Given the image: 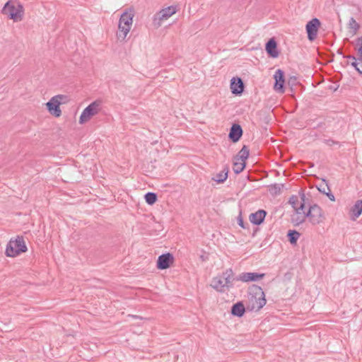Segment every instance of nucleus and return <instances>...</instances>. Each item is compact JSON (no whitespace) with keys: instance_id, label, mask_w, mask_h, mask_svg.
<instances>
[{"instance_id":"4c0bfd02","label":"nucleus","mask_w":362,"mask_h":362,"mask_svg":"<svg viewBox=\"0 0 362 362\" xmlns=\"http://www.w3.org/2000/svg\"><path fill=\"white\" fill-rule=\"evenodd\" d=\"M338 88H339V85H338V86H330V88H329V89L332 90L333 91H336V90L338 89Z\"/></svg>"},{"instance_id":"c85d7f7f","label":"nucleus","mask_w":362,"mask_h":362,"mask_svg":"<svg viewBox=\"0 0 362 362\" xmlns=\"http://www.w3.org/2000/svg\"><path fill=\"white\" fill-rule=\"evenodd\" d=\"M287 83L288 85L292 88L298 83L297 77L294 76L289 77Z\"/></svg>"},{"instance_id":"39448f33","label":"nucleus","mask_w":362,"mask_h":362,"mask_svg":"<svg viewBox=\"0 0 362 362\" xmlns=\"http://www.w3.org/2000/svg\"><path fill=\"white\" fill-rule=\"evenodd\" d=\"M306 216H308L309 222L313 225L320 224L325 220V216L322 209L316 204L309 205L308 209L306 211Z\"/></svg>"},{"instance_id":"cd10ccee","label":"nucleus","mask_w":362,"mask_h":362,"mask_svg":"<svg viewBox=\"0 0 362 362\" xmlns=\"http://www.w3.org/2000/svg\"><path fill=\"white\" fill-rule=\"evenodd\" d=\"M288 202H289V204H291L292 205V206L293 207V209L295 210H296V208H298V206H296L298 202V199L296 196L293 195L292 197H291Z\"/></svg>"},{"instance_id":"dca6fc26","label":"nucleus","mask_w":362,"mask_h":362,"mask_svg":"<svg viewBox=\"0 0 362 362\" xmlns=\"http://www.w3.org/2000/svg\"><path fill=\"white\" fill-rule=\"evenodd\" d=\"M265 50L272 58H277L279 55V52L277 48V42L274 37L270 38L265 45Z\"/></svg>"},{"instance_id":"ddd939ff","label":"nucleus","mask_w":362,"mask_h":362,"mask_svg":"<svg viewBox=\"0 0 362 362\" xmlns=\"http://www.w3.org/2000/svg\"><path fill=\"white\" fill-rule=\"evenodd\" d=\"M275 80L274 84V89L279 93H284L285 92V76L284 71L281 69H277L274 75Z\"/></svg>"},{"instance_id":"2eb2a0df","label":"nucleus","mask_w":362,"mask_h":362,"mask_svg":"<svg viewBox=\"0 0 362 362\" xmlns=\"http://www.w3.org/2000/svg\"><path fill=\"white\" fill-rule=\"evenodd\" d=\"M245 88V84L243 80L239 77H233L230 80V89L231 93L235 95H240Z\"/></svg>"},{"instance_id":"a878e982","label":"nucleus","mask_w":362,"mask_h":362,"mask_svg":"<svg viewBox=\"0 0 362 362\" xmlns=\"http://www.w3.org/2000/svg\"><path fill=\"white\" fill-rule=\"evenodd\" d=\"M250 155V151L247 146L244 145L242 149L239 151L238 158L241 160L242 162L245 163V160L247 159Z\"/></svg>"},{"instance_id":"f704fd0d","label":"nucleus","mask_w":362,"mask_h":362,"mask_svg":"<svg viewBox=\"0 0 362 362\" xmlns=\"http://www.w3.org/2000/svg\"><path fill=\"white\" fill-rule=\"evenodd\" d=\"M350 64L355 69L356 71H357V68H358L359 65V60L357 59L355 61H352Z\"/></svg>"},{"instance_id":"5701e85b","label":"nucleus","mask_w":362,"mask_h":362,"mask_svg":"<svg viewBox=\"0 0 362 362\" xmlns=\"http://www.w3.org/2000/svg\"><path fill=\"white\" fill-rule=\"evenodd\" d=\"M300 236V233L296 230H289L287 233L288 241L293 245H296Z\"/></svg>"},{"instance_id":"412c9836","label":"nucleus","mask_w":362,"mask_h":362,"mask_svg":"<svg viewBox=\"0 0 362 362\" xmlns=\"http://www.w3.org/2000/svg\"><path fill=\"white\" fill-rule=\"evenodd\" d=\"M228 172L229 170L228 166H225L223 170L212 177V180L215 181L218 184L223 183L228 178Z\"/></svg>"},{"instance_id":"393cba45","label":"nucleus","mask_w":362,"mask_h":362,"mask_svg":"<svg viewBox=\"0 0 362 362\" xmlns=\"http://www.w3.org/2000/svg\"><path fill=\"white\" fill-rule=\"evenodd\" d=\"M144 199L148 205H153L157 202L158 195L155 192H148L145 194Z\"/></svg>"},{"instance_id":"f3484780","label":"nucleus","mask_w":362,"mask_h":362,"mask_svg":"<svg viewBox=\"0 0 362 362\" xmlns=\"http://www.w3.org/2000/svg\"><path fill=\"white\" fill-rule=\"evenodd\" d=\"M243 134L241 126L238 124H233L230 129L228 138L233 143L238 142Z\"/></svg>"},{"instance_id":"9d476101","label":"nucleus","mask_w":362,"mask_h":362,"mask_svg":"<svg viewBox=\"0 0 362 362\" xmlns=\"http://www.w3.org/2000/svg\"><path fill=\"white\" fill-rule=\"evenodd\" d=\"M100 102L95 100L88 105L82 112L79 117V123L83 124L98 112Z\"/></svg>"},{"instance_id":"4be33fe9","label":"nucleus","mask_w":362,"mask_h":362,"mask_svg":"<svg viewBox=\"0 0 362 362\" xmlns=\"http://www.w3.org/2000/svg\"><path fill=\"white\" fill-rule=\"evenodd\" d=\"M240 158H238V156H236L234 157L233 158V170L235 173V174H239L245 168V166H246V163H243V162H240Z\"/></svg>"},{"instance_id":"b1692460","label":"nucleus","mask_w":362,"mask_h":362,"mask_svg":"<svg viewBox=\"0 0 362 362\" xmlns=\"http://www.w3.org/2000/svg\"><path fill=\"white\" fill-rule=\"evenodd\" d=\"M284 187V184H272L269 186V192L272 195H278L281 194V189Z\"/></svg>"},{"instance_id":"bb28decb","label":"nucleus","mask_w":362,"mask_h":362,"mask_svg":"<svg viewBox=\"0 0 362 362\" xmlns=\"http://www.w3.org/2000/svg\"><path fill=\"white\" fill-rule=\"evenodd\" d=\"M349 26L350 28L354 29V33L359 29L360 25L356 21V20L351 17L349 22Z\"/></svg>"},{"instance_id":"c756f323","label":"nucleus","mask_w":362,"mask_h":362,"mask_svg":"<svg viewBox=\"0 0 362 362\" xmlns=\"http://www.w3.org/2000/svg\"><path fill=\"white\" fill-rule=\"evenodd\" d=\"M357 42L359 46L357 49L358 56L362 57V37H360L357 39Z\"/></svg>"},{"instance_id":"423d86ee","label":"nucleus","mask_w":362,"mask_h":362,"mask_svg":"<svg viewBox=\"0 0 362 362\" xmlns=\"http://www.w3.org/2000/svg\"><path fill=\"white\" fill-rule=\"evenodd\" d=\"M177 12L175 6H170L156 12L153 17V25L156 28L161 26L163 21L168 19Z\"/></svg>"},{"instance_id":"e433bc0d","label":"nucleus","mask_w":362,"mask_h":362,"mask_svg":"<svg viewBox=\"0 0 362 362\" xmlns=\"http://www.w3.org/2000/svg\"><path fill=\"white\" fill-rule=\"evenodd\" d=\"M343 58H346L348 59H351L352 61H355L357 59V57H356L354 55H343Z\"/></svg>"},{"instance_id":"6ab92c4d","label":"nucleus","mask_w":362,"mask_h":362,"mask_svg":"<svg viewBox=\"0 0 362 362\" xmlns=\"http://www.w3.org/2000/svg\"><path fill=\"white\" fill-rule=\"evenodd\" d=\"M245 307L243 301H238L234 303L230 310V313L232 315L241 317L245 313Z\"/></svg>"},{"instance_id":"ea45409f","label":"nucleus","mask_w":362,"mask_h":362,"mask_svg":"<svg viewBox=\"0 0 362 362\" xmlns=\"http://www.w3.org/2000/svg\"><path fill=\"white\" fill-rule=\"evenodd\" d=\"M337 53H338L339 54H341L342 56L344 55V54H343V52H342V51H341V49H338Z\"/></svg>"},{"instance_id":"0eeeda50","label":"nucleus","mask_w":362,"mask_h":362,"mask_svg":"<svg viewBox=\"0 0 362 362\" xmlns=\"http://www.w3.org/2000/svg\"><path fill=\"white\" fill-rule=\"evenodd\" d=\"M301 203L298 208H296L295 213L291 216V222L295 226H298L300 224L303 223L305 218H308L306 216V211H305V196L303 193L300 196Z\"/></svg>"},{"instance_id":"6e6552de","label":"nucleus","mask_w":362,"mask_h":362,"mask_svg":"<svg viewBox=\"0 0 362 362\" xmlns=\"http://www.w3.org/2000/svg\"><path fill=\"white\" fill-rule=\"evenodd\" d=\"M23 12V7L21 4H18L17 7H16L13 4H11V1H8L4 5L2 13L4 15L8 16V17L17 21L18 19H21V13Z\"/></svg>"},{"instance_id":"f8f14e48","label":"nucleus","mask_w":362,"mask_h":362,"mask_svg":"<svg viewBox=\"0 0 362 362\" xmlns=\"http://www.w3.org/2000/svg\"><path fill=\"white\" fill-rule=\"evenodd\" d=\"M174 257L173 254L166 252L158 256L156 267L160 270L169 268L174 262Z\"/></svg>"},{"instance_id":"a211bd4d","label":"nucleus","mask_w":362,"mask_h":362,"mask_svg":"<svg viewBox=\"0 0 362 362\" xmlns=\"http://www.w3.org/2000/svg\"><path fill=\"white\" fill-rule=\"evenodd\" d=\"M267 211L264 209H259L255 213H252L249 216L250 221L256 226L262 224L266 217Z\"/></svg>"},{"instance_id":"7c9ffc66","label":"nucleus","mask_w":362,"mask_h":362,"mask_svg":"<svg viewBox=\"0 0 362 362\" xmlns=\"http://www.w3.org/2000/svg\"><path fill=\"white\" fill-rule=\"evenodd\" d=\"M318 189L320 192H322V194H325L327 192L326 191V189H327L328 191H330L329 189V187L328 186L327 184H326L325 185H320L319 187H318Z\"/></svg>"},{"instance_id":"20e7f679","label":"nucleus","mask_w":362,"mask_h":362,"mask_svg":"<svg viewBox=\"0 0 362 362\" xmlns=\"http://www.w3.org/2000/svg\"><path fill=\"white\" fill-rule=\"evenodd\" d=\"M26 251L27 247L23 237L17 236L15 240H11L8 243L5 253L6 256L13 257Z\"/></svg>"},{"instance_id":"aec40b11","label":"nucleus","mask_w":362,"mask_h":362,"mask_svg":"<svg viewBox=\"0 0 362 362\" xmlns=\"http://www.w3.org/2000/svg\"><path fill=\"white\" fill-rule=\"evenodd\" d=\"M362 213V199H358L350 209V218L355 221Z\"/></svg>"},{"instance_id":"f03ea898","label":"nucleus","mask_w":362,"mask_h":362,"mask_svg":"<svg viewBox=\"0 0 362 362\" xmlns=\"http://www.w3.org/2000/svg\"><path fill=\"white\" fill-rule=\"evenodd\" d=\"M248 294L250 305L247 306V309L259 311L265 305V294L260 286L255 284L252 285L248 288Z\"/></svg>"},{"instance_id":"c9c22d12","label":"nucleus","mask_w":362,"mask_h":362,"mask_svg":"<svg viewBox=\"0 0 362 362\" xmlns=\"http://www.w3.org/2000/svg\"><path fill=\"white\" fill-rule=\"evenodd\" d=\"M325 194L331 201H335L334 195L330 191H328Z\"/></svg>"},{"instance_id":"72a5a7b5","label":"nucleus","mask_w":362,"mask_h":362,"mask_svg":"<svg viewBox=\"0 0 362 362\" xmlns=\"http://www.w3.org/2000/svg\"><path fill=\"white\" fill-rule=\"evenodd\" d=\"M238 225L242 228H246V226L245 225V223H244V221L243 219V218L239 216L238 218Z\"/></svg>"},{"instance_id":"2f4dec72","label":"nucleus","mask_w":362,"mask_h":362,"mask_svg":"<svg viewBox=\"0 0 362 362\" xmlns=\"http://www.w3.org/2000/svg\"><path fill=\"white\" fill-rule=\"evenodd\" d=\"M324 142L329 146H332L334 144H339V146L341 145L339 141H336L332 139H325Z\"/></svg>"},{"instance_id":"9b49d317","label":"nucleus","mask_w":362,"mask_h":362,"mask_svg":"<svg viewBox=\"0 0 362 362\" xmlns=\"http://www.w3.org/2000/svg\"><path fill=\"white\" fill-rule=\"evenodd\" d=\"M320 25L321 23L317 18H314L307 23L305 29L308 35V39L310 41H313L316 39Z\"/></svg>"},{"instance_id":"1a4fd4ad","label":"nucleus","mask_w":362,"mask_h":362,"mask_svg":"<svg viewBox=\"0 0 362 362\" xmlns=\"http://www.w3.org/2000/svg\"><path fill=\"white\" fill-rule=\"evenodd\" d=\"M67 96L64 95H57L52 97L47 103V109L49 112L56 117H59L62 115L60 105L62 103L59 98L66 99Z\"/></svg>"},{"instance_id":"58836bf2","label":"nucleus","mask_w":362,"mask_h":362,"mask_svg":"<svg viewBox=\"0 0 362 362\" xmlns=\"http://www.w3.org/2000/svg\"><path fill=\"white\" fill-rule=\"evenodd\" d=\"M59 100H61L62 102V103H65L67 100V98L65 99V98H59Z\"/></svg>"},{"instance_id":"7ed1b4c3","label":"nucleus","mask_w":362,"mask_h":362,"mask_svg":"<svg viewBox=\"0 0 362 362\" xmlns=\"http://www.w3.org/2000/svg\"><path fill=\"white\" fill-rule=\"evenodd\" d=\"M134 16V10L129 8L124 11L119 18L117 37L119 40H124L131 29Z\"/></svg>"},{"instance_id":"f257e3e1","label":"nucleus","mask_w":362,"mask_h":362,"mask_svg":"<svg viewBox=\"0 0 362 362\" xmlns=\"http://www.w3.org/2000/svg\"><path fill=\"white\" fill-rule=\"evenodd\" d=\"M235 281L236 276L233 269L229 268L214 277L211 286L217 292L223 293L233 287V282Z\"/></svg>"},{"instance_id":"4468645a","label":"nucleus","mask_w":362,"mask_h":362,"mask_svg":"<svg viewBox=\"0 0 362 362\" xmlns=\"http://www.w3.org/2000/svg\"><path fill=\"white\" fill-rule=\"evenodd\" d=\"M264 276V273L243 272L236 276V281H241L243 282L257 281L262 279Z\"/></svg>"},{"instance_id":"a19ab883","label":"nucleus","mask_w":362,"mask_h":362,"mask_svg":"<svg viewBox=\"0 0 362 362\" xmlns=\"http://www.w3.org/2000/svg\"><path fill=\"white\" fill-rule=\"evenodd\" d=\"M313 165H314L313 163L310 164V167H313Z\"/></svg>"},{"instance_id":"473e14b6","label":"nucleus","mask_w":362,"mask_h":362,"mask_svg":"<svg viewBox=\"0 0 362 362\" xmlns=\"http://www.w3.org/2000/svg\"><path fill=\"white\" fill-rule=\"evenodd\" d=\"M358 60H359V65L358 68H357V71L360 75L362 76V57L358 56Z\"/></svg>"}]
</instances>
